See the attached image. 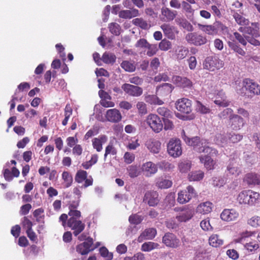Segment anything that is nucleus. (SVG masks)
<instances>
[{
	"label": "nucleus",
	"mask_w": 260,
	"mask_h": 260,
	"mask_svg": "<svg viewBox=\"0 0 260 260\" xmlns=\"http://www.w3.org/2000/svg\"><path fill=\"white\" fill-rule=\"evenodd\" d=\"M182 138L185 143L189 146H192L193 149L199 153H207V155H202L199 156L200 162L204 165L205 167L208 170L213 169L214 162L211 158L214 155H216L217 151L209 147L207 141L203 139H201L199 137H194L192 138L187 137L184 131L182 132Z\"/></svg>",
	"instance_id": "f257e3e1"
},
{
	"label": "nucleus",
	"mask_w": 260,
	"mask_h": 260,
	"mask_svg": "<svg viewBox=\"0 0 260 260\" xmlns=\"http://www.w3.org/2000/svg\"><path fill=\"white\" fill-rule=\"evenodd\" d=\"M235 89L238 93L246 95L247 91L252 95L260 94V86L252 80L246 78L241 82H235Z\"/></svg>",
	"instance_id": "f03ea898"
},
{
	"label": "nucleus",
	"mask_w": 260,
	"mask_h": 260,
	"mask_svg": "<svg viewBox=\"0 0 260 260\" xmlns=\"http://www.w3.org/2000/svg\"><path fill=\"white\" fill-rule=\"evenodd\" d=\"M199 28L209 35L216 36L219 34L226 35L229 33L228 27L219 21H215L211 25L198 24Z\"/></svg>",
	"instance_id": "7ed1b4c3"
},
{
	"label": "nucleus",
	"mask_w": 260,
	"mask_h": 260,
	"mask_svg": "<svg viewBox=\"0 0 260 260\" xmlns=\"http://www.w3.org/2000/svg\"><path fill=\"white\" fill-rule=\"evenodd\" d=\"M197 196V193L194 188L189 185L186 187V189L181 190L178 193L177 201L181 204H185L188 202L192 198Z\"/></svg>",
	"instance_id": "20e7f679"
},
{
	"label": "nucleus",
	"mask_w": 260,
	"mask_h": 260,
	"mask_svg": "<svg viewBox=\"0 0 260 260\" xmlns=\"http://www.w3.org/2000/svg\"><path fill=\"white\" fill-rule=\"evenodd\" d=\"M223 62L216 56H210L207 57L204 63V68L210 71H214L219 70L223 66Z\"/></svg>",
	"instance_id": "39448f33"
},
{
	"label": "nucleus",
	"mask_w": 260,
	"mask_h": 260,
	"mask_svg": "<svg viewBox=\"0 0 260 260\" xmlns=\"http://www.w3.org/2000/svg\"><path fill=\"white\" fill-rule=\"evenodd\" d=\"M146 122L155 133L160 132L163 128V124L160 118L156 114H150L148 115Z\"/></svg>",
	"instance_id": "423d86ee"
},
{
	"label": "nucleus",
	"mask_w": 260,
	"mask_h": 260,
	"mask_svg": "<svg viewBox=\"0 0 260 260\" xmlns=\"http://www.w3.org/2000/svg\"><path fill=\"white\" fill-rule=\"evenodd\" d=\"M187 42L195 46H201L205 44L207 42V39L205 36L197 32H190L185 36Z\"/></svg>",
	"instance_id": "0eeeda50"
},
{
	"label": "nucleus",
	"mask_w": 260,
	"mask_h": 260,
	"mask_svg": "<svg viewBox=\"0 0 260 260\" xmlns=\"http://www.w3.org/2000/svg\"><path fill=\"white\" fill-rule=\"evenodd\" d=\"M168 151L174 157L180 156L182 152L180 141L178 139L171 140L168 144Z\"/></svg>",
	"instance_id": "6e6552de"
},
{
	"label": "nucleus",
	"mask_w": 260,
	"mask_h": 260,
	"mask_svg": "<svg viewBox=\"0 0 260 260\" xmlns=\"http://www.w3.org/2000/svg\"><path fill=\"white\" fill-rule=\"evenodd\" d=\"M121 89L125 94L133 97H139L143 93V89L140 86L129 83H124L121 86Z\"/></svg>",
	"instance_id": "1a4fd4ad"
},
{
	"label": "nucleus",
	"mask_w": 260,
	"mask_h": 260,
	"mask_svg": "<svg viewBox=\"0 0 260 260\" xmlns=\"http://www.w3.org/2000/svg\"><path fill=\"white\" fill-rule=\"evenodd\" d=\"M67 225L73 231L75 236L79 235L85 229V225L79 219H69Z\"/></svg>",
	"instance_id": "9d476101"
},
{
	"label": "nucleus",
	"mask_w": 260,
	"mask_h": 260,
	"mask_svg": "<svg viewBox=\"0 0 260 260\" xmlns=\"http://www.w3.org/2000/svg\"><path fill=\"white\" fill-rule=\"evenodd\" d=\"M162 242L167 247L172 248H176L180 244L179 239L174 234L170 233L165 234Z\"/></svg>",
	"instance_id": "9b49d317"
},
{
	"label": "nucleus",
	"mask_w": 260,
	"mask_h": 260,
	"mask_svg": "<svg viewBox=\"0 0 260 260\" xmlns=\"http://www.w3.org/2000/svg\"><path fill=\"white\" fill-rule=\"evenodd\" d=\"M176 108L181 113L189 114L192 111L191 102L186 98L178 99L176 102Z\"/></svg>",
	"instance_id": "f8f14e48"
},
{
	"label": "nucleus",
	"mask_w": 260,
	"mask_h": 260,
	"mask_svg": "<svg viewBox=\"0 0 260 260\" xmlns=\"http://www.w3.org/2000/svg\"><path fill=\"white\" fill-rule=\"evenodd\" d=\"M240 159L236 157L234 159H231L226 168L228 172L233 175L237 176L241 173Z\"/></svg>",
	"instance_id": "ddd939ff"
},
{
	"label": "nucleus",
	"mask_w": 260,
	"mask_h": 260,
	"mask_svg": "<svg viewBox=\"0 0 260 260\" xmlns=\"http://www.w3.org/2000/svg\"><path fill=\"white\" fill-rule=\"evenodd\" d=\"M93 243V239L88 237L85 242L77 246L76 250L82 255L87 254L95 248L92 247Z\"/></svg>",
	"instance_id": "4468645a"
},
{
	"label": "nucleus",
	"mask_w": 260,
	"mask_h": 260,
	"mask_svg": "<svg viewBox=\"0 0 260 260\" xmlns=\"http://www.w3.org/2000/svg\"><path fill=\"white\" fill-rule=\"evenodd\" d=\"M220 218L226 222H231L237 219L239 213L234 209H224L220 214Z\"/></svg>",
	"instance_id": "2eb2a0df"
},
{
	"label": "nucleus",
	"mask_w": 260,
	"mask_h": 260,
	"mask_svg": "<svg viewBox=\"0 0 260 260\" xmlns=\"http://www.w3.org/2000/svg\"><path fill=\"white\" fill-rule=\"evenodd\" d=\"M173 83L182 88H190L192 86V82L187 78L179 76H173L172 79Z\"/></svg>",
	"instance_id": "dca6fc26"
},
{
	"label": "nucleus",
	"mask_w": 260,
	"mask_h": 260,
	"mask_svg": "<svg viewBox=\"0 0 260 260\" xmlns=\"http://www.w3.org/2000/svg\"><path fill=\"white\" fill-rule=\"evenodd\" d=\"M245 123L242 117L237 114H235L230 118V120H229L228 126L233 130L238 131L244 126Z\"/></svg>",
	"instance_id": "f3484780"
},
{
	"label": "nucleus",
	"mask_w": 260,
	"mask_h": 260,
	"mask_svg": "<svg viewBox=\"0 0 260 260\" xmlns=\"http://www.w3.org/2000/svg\"><path fill=\"white\" fill-rule=\"evenodd\" d=\"M141 169L145 176L151 177L156 173L158 168L157 165L149 161L144 163L142 165Z\"/></svg>",
	"instance_id": "a211bd4d"
},
{
	"label": "nucleus",
	"mask_w": 260,
	"mask_h": 260,
	"mask_svg": "<svg viewBox=\"0 0 260 260\" xmlns=\"http://www.w3.org/2000/svg\"><path fill=\"white\" fill-rule=\"evenodd\" d=\"M258 24L257 23H252L251 26L240 27L238 30L245 36L249 35L251 36L258 37Z\"/></svg>",
	"instance_id": "6ab92c4d"
},
{
	"label": "nucleus",
	"mask_w": 260,
	"mask_h": 260,
	"mask_svg": "<svg viewBox=\"0 0 260 260\" xmlns=\"http://www.w3.org/2000/svg\"><path fill=\"white\" fill-rule=\"evenodd\" d=\"M106 118L108 121L116 123L121 120L122 116L118 110L111 109L107 111Z\"/></svg>",
	"instance_id": "aec40b11"
},
{
	"label": "nucleus",
	"mask_w": 260,
	"mask_h": 260,
	"mask_svg": "<svg viewBox=\"0 0 260 260\" xmlns=\"http://www.w3.org/2000/svg\"><path fill=\"white\" fill-rule=\"evenodd\" d=\"M161 20L166 22H170L174 19L177 15L176 11L172 10L167 7H162L161 9Z\"/></svg>",
	"instance_id": "412c9836"
},
{
	"label": "nucleus",
	"mask_w": 260,
	"mask_h": 260,
	"mask_svg": "<svg viewBox=\"0 0 260 260\" xmlns=\"http://www.w3.org/2000/svg\"><path fill=\"white\" fill-rule=\"evenodd\" d=\"M144 201L150 206H154L159 202L158 194L156 191H147L144 196Z\"/></svg>",
	"instance_id": "4be33fe9"
},
{
	"label": "nucleus",
	"mask_w": 260,
	"mask_h": 260,
	"mask_svg": "<svg viewBox=\"0 0 260 260\" xmlns=\"http://www.w3.org/2000/svg\"><path fill=\"white\" fill-rule=\"evenodd\" d=\"M156 230L154 228L145 229L138 238V241L142 242L145 240H152L156 235Z\"/></svg>",
	"instance_id": "5701e85b"
},
{
	"label": "nucleus",
	"mask_w": 260,
	"mask_h": 260,
	"mask_svg": "<svg viewBox=\"0 0 260 260\" xmlns=\"http://www.w3.org/2000/svg\"><path fill=\"white\" fill-rule=\"evenodd\" d=\"M174 88V86L171 84L164 83L156 88V93L159 96H166L172 92Z\"/></svg>",
	"instance_id": "b1692460"
},
{
	"label": "nucleus",
	"mask_w": 260,
	"mask_h": 260,
	"mask_svg": "<svg viewBox=\"0 0 260 260\" xmlns=\"http://www.w3.org/2000/svg\"><path fill=\"white\" fill-rule=\"evenodd\" d=\"M108 140V138L105 135H101L98 138H94L92 140L93 147L98 152H100L103 149V145Z\"/></svg>",
	"instance_id": "393cba45"
},
{
	"label": "nucleus",
	"mask_w": 260,
	"mask_h": 260,
	"mask_svg": "<svg viewBox=\"0 0 260 260\" xmlns=\"http://www.w3.org/2000/svg\"><path fill=\"white\" fill-rule=\"evenodd\" d=\"M145 145L147 149L153 153H158L160 149L161 143L156 140H149Z\"/></svg>",
	"instance_id": "a878e982"
},
{
	"label": "nucleus",
	"mask_w": 260,
	"mask_h": 260,
	"mask_svg": "<svg viewBox=\"0 0 260 260\" xmlns=\"http://www.w3.org/2000/svg\"><path fill=\"white\" fill-rule=\"evenodd\" d=\"M248 185H256L260 183V175L255 173L247 174L243 179Z\"/></svg>",
	"instance_id": "bb28decb"
},
{
	"label": "nucleus",
	"mask_w": 260,
	"mask_h": 260,
	"mask_svg": "<svg viewBox=\"0 0 260 260\" xmlns=\"http://www.w3.org/2000/svg\"><path fill=\"white\" fill-rule=\"evenodd\" d=\"M214 103L216 105L223 107H228L230 104V102L226 100L225 93L222 90L219 91L217 93Z\"/></svg>",
	"instance_id": "cd10ccee"
},
{
	"label": "nucleus",
	"mask_w": 260,
	"mask_h": 260,
	"mask_svg": "<svg viewBox=\"0 0 260 260\" xmlns=\"http://www.w3.org/2000/svg\"><path fill=\"white\" fill-rule=\"evenodd\" d=\"M213 204L210 202H206L199 204L197 208V212L202 214L210 213L212 210Z\"/></svg>",
	"instance_id": "c85d7f7f"
},
{
	"label": "nucleus",
	"mask_w": 260,
	"mask_h": 260,
	"mask_svg": "<svg viewBox=\"0 0 260 260\" xmlns=\"http://www.w3.org/2000/svg\"><path fill=\"white\" fill-rule=\"evenodd\" d=\"M164 35L169 39L173 40L175 38V27L169 24L164 23L160 26Z\"/></svg>",
	"instance_id": "c756f323"
},
{
	"label": "nucleus",
	"mask_w": 260,
	"mask_h": 260,
	"mask_svg": "<svg viewBox=\"0 0 260 260\" xmlns=\"http://www.w3.org/2000/svg\"><path fill=\"white\" fill-rule=\"evenodd\" d=\"M183 212L176 216V219L180 222H186L191 218L193 215V211L191 209L182 210Z\"/></svg>",
	"instance_id": "7c9ffc66"
},
{
	"label": "nucleus",
	"mask_w": 260,
	"mask_h": 260,
	"mask_svg": "<svg viewBox=\"0 0 260 260\" xmlns=\"http://www.w3.org/2000/svg\"><path fill=\"white\" fill-rule=\"evenodd\" d=\"M139 15V11L136 9L122 10L119 13V16L124 19H130Z\"/></svg>",
	"instance_id": "2f4dec72"
},
{
	"label": "nucleus",
	"mask_w": 260,
	"mask_h": 260,
	"mask_svg": "<svg viewBox=\"0 0 260 260\" xmlns=\"http://www.w3.org/2000/svg\"><path fill=\"white\" fill-rule=\"evenodd\" d=\"M248 205H253L260 199V194L251 190H248Z\"/></svg>",
	"instance_id": "473e14b6"
},
{
	"label": "nucleus",
	"mask_w": 260,
	"mask_h": 260,
	"mask_svg": "<svg viewBox=\"0 0 260 260\" xmlns=\"http://www.w3.org/2000/svg\"><path fill=\"white\" fill-rule=\"evenodd\" d=\"M144 100L146 102L151 105H161L164 104V102L160 100L156 95H145Z\"/></svg>",
	"instance_id": "72a5a7b5"
},
{
	"label": "nucleus",
	"mask_w": 260,
	"mask_h": 260,
	"mask_svg": "<svg viewBox=\"0 0 260 260\" xmlns=\"http://www.w3.org/2000/svg\"><path fill=\"white\" fill-rule=\"evenodd\" d=\"M116 57L114 54L109 52H105L101 60L105 63L113 64L116 61Z\"/></svg>",
	"instance_id": "f704fd0d"
},
{
	"label": "nucleus",
	"mask_w": 260,
	"mask_h": 260,
	"mask_svg": "<svg viewBox=\"0 0 260 260\" xmlns=\"http://www.w3.org/2000/svg\"><path fill=\"white\" fill-rule=\"evenodd\" d=\"M159 245L157 243L153 242H146L142 246L141 249L143 251L149 252L155 249L159 248Z\"/></svg>",
	"instance_id": "c9c22d12"
},
{
	"label": "nucleus",
	"mask_w": 260,
	"mask_h": 260,
	"mask_svg": "<svg viewBox=\"0 0 260 260\" xmlns=\"http://www.w3.org/2000/svg\"><path fill=\"white\" fill-rule=\"evenodd\" d=\"M209 244L214 247H218L223 243V240L217 235H211L209 239Z\"/></svg>",
	"instance_id": "e433bc0d"
},
{
	"label": "nucleus",
	"mask_w": 260,
	"mask_h": 260,
	"mask_svg": "<svg viewBox=\"0 0 260 260\" xmlns=\"http://www.w3.org/2000/svg\"><path fill=\"white\" fill-rule=\"evenodd\" d=\"M189 52L188 49L184 46L178 47L176 50V55L178 59L181 60L184 58Z\"/></svg>",
	"instance_id": "4c0bfd02"
},
{
	"label": "nucleus",
	"mask_w": 260,
	"mask_h": 260,
	"mask_svg": "<svg viewBox=\"0 0 260 260\" xmlns=\"http://www.w3.org/2000/svg\"><path fill=\"white\" fill-rule=\"evenodd\" d=\"M156 183L157 187L161 189H167L172 185V182L171 180L163 178L157 179Z\"/></svg>",
	"instance_id": "58836bf2"
},
{
	"label": "nucleus",
	"mask_w": 260,
	"mask_h": 260,
	"mask_svg": "<svg viewBox=\"0 0 260 260\" xmlns=\"http://www.w3.org/2000/svg\"><path fill=\"white\" fill-rule=\"evenodd\" d=\"M120 67L126 72H133L136 70V66L134 62L127 60L123 61Z\"/></svg>",
	"instance_id": "ea45409f"
},
{
	"label": "nucleus",
	"mask_w": 260,
	"mask_h": 260,
	"mask_svg": "<svg viewBox=\"0 0 260 260\" xmlns=\"http://www.w3.org/2000/svg\"><path fill=\"white\" fill-rule=\"evenodd\" d=\"M204 175L201 171L192 172L188 174V179L190 181H200L203 178Z\"/></svg>",
	"instance_id": "a19ab883"
},
{
	"label": "nucleus",
	"mask_w": 260,
	"mask_h": 260,
	"mask_svg": "<svg viewBox=\"0 0 260 260\" xmlns=\"http://www.w3.org/2000/svg\"><path fill=\"white\" fill-rule=\"evenodd\" d=\"M233 17L234 18L236 22L240 25H248L249 24V21L248 19H246L238 13H234L233 14Z\"/></svg>",
	"instance_id": "79ce46f5"
},
{
	"label": "nucleus",
	"mask_w": 260,
	"mask_h": 260,
	"mask_svg": "<svg viewBox=\"0 0 260 260\" xmlns=\"http://www.w3.org/2000/svg\"><path fill=\"white\" fill-rule=\"evenodd\" d=\"M228 45L229 47L233 50L234 52L237 53L238 54L244 56L245 54V52L244 51L243 49H242L240 46L235 42L231 41L228 43Z\"/></svg>",
	"instance_id": "37998d69"
},
{
	"label": "nucleus",
	"mask_w": 260,
	"mask_h": 260,
	"mask_svg": "<svg viewBox=\"0 0 260 260\" xmlns=\"http://www.w3.org/2000/svg\"><path fill=\"white\" fill-rule=\"evenodd\" d=\"M62 178L64 181L63 186L66 188L69 187L73 182L72 175L67 171H64L62 174Z\"/></svg>",
	"instance_id": "c03bdc74"
},
{
	"label": "nucleus",
	"mask_w": 260,
	"mask_h": 260,
	"mask_svg": "<svg viewBox=\"0 0 260 260\" xmlns=\"http://www.w3.org/2000/svg\"><path fill=\"white\" fill-rule=\"evenodd\" d=\"M133 23L135 25L139 26L144 29H147L150 27V25L147 21L141 18L133 19Z\"/></svg>",
	"instance_id": "a18cd8bd"
},
{
	"label": "nucleus",
	"mask_w": 260,
	"mask_h": 260,
	"mask_svg": "<svg viewBox=\"0 0 260 260\" xmlns=\"http://www.w3.org/2000/svg\"><path fill=\"white\" fill-rule=\"evenodd\" d=\"M191 166V162L189 160H183L178 164V169L180 172L186 173L190 170Z\"/></svg>",
	"instance_id": "49530a36"
},
{
	"label": "nucleus",
	"mask_w": 260,
	"mask_h": 260,
	"mask_svg": "<svg viewBox=\"0 0 260 260\" xmlns=\"http://www.w3.org/2000/svg\"><path fill=\"white\" fill-rule=\"evenodd\" d=\"M237 201L241 204H248V190H243L240 192L237 198Z\"/></svg>",
	"instance_id": "de8ad7c7"
},
{
	"label": "nucleus",
	"mask_w": 260,
	"mask_h": 260,
	"mask_svg": "<svg viewBox=\"0 0 260 260\" xmlns=\"http://www.w3.org/2000/svg\"><path fill=\"white\" fill-rule=\"evenodd\" d=\"M100 253L106 260H112L113 258V253L109 252L108 249L104 246L100 248Z\"/></svg>",
	"instance_id": "09e8293b"
},
{
	"label": "nucleus",
	"mask_w": 260,
	"mask_h": 260,
	"mask_svg": "<svg viewBox=\"0 0 260 260\" xmlns=\"http://www.w3.org/2000/svg\"><path fill=\"white\" fill-rule=\"evenodd\" d=\"M233 110L231 108H226L221 112L218 116L221 119H225L229 118V120L234 115Z\"/></svg>",
	"instance_id": "8fccbe9b"
},
{
	"label": "nucleus",
	"mask_w": 260,
	"mask_h": 260,
	"mask_svg": "<svg viewBox=\"0 0 260 260\" xmlns=\"http://www.w3.org/2000/svg\"><path fill=\"white\" fill-rule=\"evenodd\" d=\"M158 47L160 50L167 51L172 48V43L170 41L164 39L159 43Z\"/></svg>",
	"instance_id": "3c124183"
},
{
	"label": "nucleus",
	"mask_w": 260,
	"mask_h": 260,
	"mask_svg": "<svg viewBox=\"0 0 260 260\" xmlns=\"http://www.w3.org/2000/svg\"><path fill=\"white\" fill-rule=\"evenodd\" d=\"M127 170L128 175L131 178L136 177L140 174L139 170L137 166H135V165L129 166L127 168Z\"/></svg>",
	"instance_id": "603ef678"
},
{
	"label": "nucleus",
	"mask_w": 260,
	"mask_h": 260,
	"mask_svg": "<svg viewBox=\"0 0 260 260\" xmlns=\"http://www.w3.org/2000/svg\"><path fill=\"white\" fill-rule=\"evenodd\" d=\"M87 177V173L85 171H78L75 176V181L78 183H82Z\"/></svg>",
	"instance_id": "864d4df0"
},
{
	"label": "nucleus",
	"mask_w": 260,
	"mask_h": 260,
	"mask_svg": "<svg viewBox=\"0 0 260 260\" xmlns=\"http://www.w3.org/2000/svg\"><path fill=\"white\" fill-rule=\"evenodd\" d=\"M196 110L202 114H207L210 112L209 107L204 105L199 101H197Z\"/></svg>",
	"instance_id": "5fc2aeb1"
},
{
	"label": "nucleus",
	"mask_w": 260,
	"mask_h": 260,
	"mask_svg": "<svg viewBox=\"0 0 260 260\" xmlns=\"http://www.w3.org/2000/svg\"><path fill=\"white\" fill-rule=\"evenodd\" d=\"M157 113L164 118H171L172 116V112L167 108L162 107H159L157 109Z\"/></svg>",
	"instance_id": "6e6d98bb"
},
{
	"label": "nucleus",
	"mask_w": 260,
	"mask_h": 260,
	"mask_svg": "<svg viewBox=\"0 0 260 260\" xmlns=\"http://www.w3.org/2000/svg\"><path fill=\"white\" fill-rule=\"evenodd\" d=\"M110 31L113 35L118 36L120 33V26L116 23H112L109 24Z\"/></svg>",
	"instance_id": "4d7b16f0"
},
{
	"label": "nucleus",
	"mask_w": 260,
	"mask_h": 260,
	"mask_svg": "<svg viewBox=\"0 0 260 260\" xmlns=\"http://www.w3.org/2000/svg\"><path fill=\"white\" fill-rule=\"evenodd\" d=\"M179 25L188 31H192L193 30V26L185 19L180 20Z\"/></svg>",
	"instance_id": "13d9d810"
},
{
	"label": "nucleus",
	"mask_w": 260,
	"mask_h": 260,
	"mask_svg": "<svg viewBox=\"0 0 260 260\" xmlns=\"http://www.w3.org/2000/svg\"><path fill=\"white\" fill-rule=\"evenodd\" d=\"M175 194L174 193L168 194L165 198V203L167 206H169V207L173 206L175 203Z\"/></svg>",
	"instance_id": "bf43d9fd"
},
{
	"label": "nucleus",
	"mask_w": 260,
	"mask_h": 260,
	"mask_svg": "<svg viewBox=\"0 0 260 260\" xmlns=\"http://www.w3.org/2000/svg\"><path fill=\"white\" fill-rule=\"evenodd\" d=\"M146 49H148L146 54L150 57L155 55L158 51L157 44H149Z\"/></svg>",
	"instance_id": "052dcab7"
},
{
	"label": "nucleus",
	"mask_w": 260,
	"mask_h": 260,
	"mask_svg": "<svg viewBox=\"0 0 260 260\" xmlns=\"http://www.w3.org/2000/svg\"><path fill=\"white\" fill-rule=\"evenodd\" d=\"M139 114L145 115L147 113V106L143 102H138L136 105Z\"/></svg>",
	"instance_id": "680f3d73"
},
{
	"label": "nucleus",
	"mask_w": 260,
	"mask_h": 260,
	"mask_svg": "<svg viewBox=\"0 0 260 260\" xmlns=\"http://www.w3.org/2000/svg\"><path fill=\"white\" fill-rule=\"evenodd\" d=\"M128 220L132 224H138L142 221L143 217L141 216L136 214L131 215L129 217Z\"/></svg>",
	"instance_id": "e2e57ef3"
},
{
	"label": "nucleus",
	"mask_w": 260,
	"mask_h": 260,
	"mask_svg": "<svg viewBox=\"0 0 260 260\" xmlns=\"http://www.w3.org/2000/svg\"><path fill=\"white\" fill-rule=\"evenodd\" d=\"M117 153V150L116 148L112 144H109L105 149V153L104 154V159H106V157L108 154H111L115 155Z\"/></svg>",
	"instance_id": "0e129e2a"
},
{
	"label": "nucleus",
	"mask_w": 260,
	"mask_h": 260,
	"mask_svg": "<svg viewBox=\"0 0 260 260\" xmlns=\"http://www.w3.org/2000/svg\"><path fill=\"white\" fill-rule=\"evenodd\" d=\"M248 224L253 227H257L260 226V217L254 216L248 219Z\"/></svg>",
	"instance_id": "69168bd1"
},
{
	"label": "nucleus",
	"mask_w": 260,
	"mask_h": 260,
	"mask_svg": "<svg viewBox=\"0 0 260 260\" xmlns=\"http://www.w3.org/2000/svg\"><path fill=\"white\" fill-rule=\"evenodd\" d=\"M170 78L167 73L158 74L157 75L154 77V81L155 82H161V81H169Z\"/></svg>",
	"instance_id": "338daca9"
},
{
	"label": "nucleus",
	"mask_w": 260,
	"mask_h": 260,
	"mask_svg": "<svg viewBox=\"0 0 260 260\" xmlns=\"http://www.w3.org/2000/svg\"><path fill=\"white\" fill-rule=\"evenodd\" d=\"M144 255L141 252L136 253L133 256H126L124 260H144Z\"/></svg>",
	"instance_id": "774afa93"
}]
</instances>
